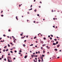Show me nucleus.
Segmentation results:
<instances>
[{"instance_id":"nucleus-1","label":"nucleus","mask_w":62,"mask_h":62,"mask_svg":"<svg viewBox=\"0 0 62 62\" xmlns=\"http://www.w3.org/2000/svg\"><path fill=\"white\" fill-rule=\"evenodd\" d=\"M34 56L35 55H31V58H33V57H34Z\"/></svg>"},{"instance_id":"nucleus-2","label":"nucleus","mask_w":62,"mask_h":62,"mask_svg":"<svg viewBox=\"0 0 62 62\" xmlns=\"http://www.w3.org/2000/svg\"><path fill=\"white\" fill-rule=\"evenodd\" d=\"M27 55H26L24 56V58H27Z\"/></svg>"},{"instance_id":"nucleus-3","label":"nucleus","mask_w":62,"mask_h":62,"mask_svg":"<svg viewBox=\"0 0 62 62\" xmlns=\"http://www.w3.org/2000/svg\"><path fill=\"white\" fill-rule=\"evenodd\" d=\"M40 43H42L43 44V41H40Z\"/></svg>"},{"instance_id":"nucleus-4","label":"nucleus","mask_w":62,"mask_h":62,"mask_svg":"<svg viewBox=\"0 0 62 62\" xmlns=\"http://www.w3.org/2000/svg\"><path fill=\"white\" fill-rule=\"evenodd\" d=\"M60 46V45L59 44L57 46V47H59V46Z\"/></svg>"},{"instance_id":"nucleus-5","label":"nucleus","mask_w":62,"mask_h":62,"mask_svg":"<svg viewBox=\"0 0 62 62\" xmlns=\"http://www.w3.org/2000/svg\"><path fill=\"white\" fill-rule=\"evenodd\" d=\"M8 58H9L10 60H11V57H8Z\"/></svg>"},{"instance_id":"nucleus-6","label":"nucleus","mask_w":62,"mask_h":62,"mask_svg":"<svg viewBox=\"0 0 62 62\" xmlns=\"http://www.w3.org/2000/svg\"><path fill=\"white\" fill-rule=\"evenodd\" d=\"M56 44L54 43H53V45H56Z\"/></svg>"},{"instance_id":"nucleus-7","label":"nucleus","mask_w":62,"mask_h":62,"mask_svg":"<svg viewBox=\"0 0 62 62\" xmlns=\"http://www.w3.org/2000/svg\"><path fill=\"white\" fill-rule=\"evenodd\" d=\"M41 59L42 60H43V57L42 56L41 57Z\"/></svg>"},{"instance_id":"nucleus-8","label":"nucleus","mask_w":62,"mask_h":62,"mask_svg":"<svg viewBox=\"0 0 62 62\" xmlns=\"http://www.w3.org/2000/svg\"><path fill=\"white\" fill-rule=\"evenodd\" d=\"M16 19H17V20H18V18H17V16H16Z\"/></svg>"},{"instance_id":"nucleus-9","label":"nucleus","mask_w":62,"mask_h":62,"mask_svg":"<svg viewBox=\"0 0 62 62\" xmlns=\"http://www.w3.org/2000/svg\"><path fill=\"white\" fill-rule=\"evenodd\" d=\"M54 50H55L56 51H57V49H54Z\"/></svg>"},{"instance_id":"nucleus-10","label":"nucleus","mask_w":62,"mask_h":62,"mask_svg":"<svg viewBox=\"0 0 62 62\" xmlns=\"http://www.w3.org/2000/svg\"><path fill=\"white\" fill-rule=\"evenodd\" d=\"M24 38V37H22L21 38V39H23Z\"/></svg>"},{"instance_id":"nucleus-11","label":"nucleus","mask_w":62,"mask_h":62,"mask_svg":"<svg viewBox=\"0 0 62 62\" xmlns=\"http://www.w3.org/2000/svg\"><path fill=\"white\" fill-rule=\"evenodd\" d=\"M37 38V37H35L34 38V39H36Z\"/></svg>"},{"instance_id":"nucleus-12","label":"nucleus","mask_w":62,"mask_h":62,"mask_svg":"<svg viewBox=\"0 0 62 62\" xmlns=\"http://www.w3.org/2000/svg\"><path fill=\"white\" fill-rule=\"evenodd\" d=\"M3 36V37H6V35H5V34H4Z\"/></svg>"},{"instance_id":"nucleus-13","label":"nucleus","mask_w":62,"mask_h":62,"mask_svg":"<svg viewBox=\"0 0 62 62\" xmlns=\"http://www.w3.org/2000/svg\"><path fill=\"white\" fill-rule=\"evenodd\" d=\"M8 62H10V61H9V59H8Z\"/></svg>"},{"instance_id":"nucleus-14","label":"nucleus","mask_w":62,"mask_h":62,"mask_svg":"<svg viewBox=\"0 0 62 62\" xmlns=\"http://www.w3.org/2000/svg\"><path fill=\"white\" fill-rule=\"evenodd\" d=\"M8 46L9 47H10V45H9V44H8Z\"/></svg>"},{"instance_id":"nucleus-15","label":"nucleus","mask_w":62,"mask_h":62,"mask_svg":"<svg viewBox=\"0 0 62 62\" xmlns=\"http://www.w3.org/2000/svg\"><path fill=\"white\" fill-rule=\"evenodd\" d=\"M8 51V49H7L6 50V52Z\"/></svg>"},{"instance_id":"nucleus-16","label":"nucleus","mask_w":62,"mask_h":62,"mask_svg":"<svg viewBox=\"0 0 62 62\" xmlns=\"http://www.w3.org/2000/svg\"><path fill=\"white\" fill-rule=\"evenodd\" d=\"M45 46V44H43V45H42L43 46Z\"/></svg>"},{"instance_id":"nucleus-17","label":"nucleus","mask_w":62,"mask_h":62,"mask_svg":"<svg viewBox=\"0 0 62 62\" xmlns=\"http://www.w3.org/2000/svg\"><path fill=\"white\" fill-rule=\"evenodd\" d=\"M42 56H43V57H44L45 56V55H42Z\"/></svg>"},{"instance_id":"nucleus-18","label":"nucleus","mask_w":62,"mask_h":62,"mask_svg":"<svg viewBox=\"0 0 62 62\" xmlns=\"http://www.w3.org/2000/svg\"><path fill=\"white\" fill-rule=\"evenodd\" d=\"M10 31H11V30L10 29H9L8 30V31H9V32H10Z\"/></svg>"},{"instance_id":"nucleus-19","label":"nucleus","mask_w":62,"mask_h":62,"mask_svg":"<svg viewBox=\"0 0 62 62\" xmlns=\"http://www.w3.org/2000/svg\"><path fill=\"white\" fill-rule=\"evenodd\" d=\"M58 41H56V44H58Z\"/></svg>"},{"instance_id":"nucleus-20","label":"nucleus","mask_w":62,"mask_h":62,"mask_svg":"<svg viewBox=\"0 0 62 62\" xmlns=\"http://www.w3.org/2000/svg\"><path fill=\"white\" fill-rule=\"evenodd\" d=\"M23 47H25V44H24L23 45Z\"/></svg>"},{"instance_id":"nucleus-21","label":"nucleus","mask_w":62,"mask_h":62,"mask_svg":"<svg viewBox=\"0 0 62 62\" xmlns=\"http://www.w3.org/2000/svg\"><path fill=\"white\" fill-rule=\"evenodd\" d=\"M10 53H11L12 54V53H13V52H12V51H10Z\"/></svg>"},{"instance_id":"nucleus-22","label":"nucleus","mask_w":62,"mask_h":62,"mask_svg":"<svg viewBox=\"0 0 62 62\" xmlns=\"http://www.w3.org/2000/svg\"><path fill=\"white\" fill-rule=\"evenodd\" d=\"M33 46V44H31V45H30V46Z\"/></svg>"},{"instance_id":"nucleus-23","label":"nucleus","mask_w":62,"mask_h":62,"mask_svg":"<svg viewBox=\"0 0 62 62\" xmlns=\"http://www.w3.org/2000/svg\"><path fill=\"white\" fill-rule=\"evenodd\" d=\"M34 11L35 12H36V11H37V10L36 9H35L34 10Z\"/></svg>"},{"instance_id":"nucleus-24","label":"nucleus","mask_w":62,"mask_h":62,"mask_svg":"<svg viewBox=\"0 0 62 62\" xmlns=\"http://www.w3.org/2000/svg\"><path fill=\"white\" fill-rule=\"evenodd\" d=\"M34 56H35V57H37V56H38V55H34Z\"/></svg>"},{"instance_id":"nucleus-25","label":"nucleus","mask_w":62,"mask_h":62,"mask_svg":"<svg viewBox=\"0 0 62 62\" xmlns=\"http://www.w3.org/2000/svg\"><path fill=\"white\" fill-rule=\"evenodd\" d=\"M40 60H39L38 61H39V62H40Z\"/></svg>"},{"instance_id":"nucleus-26","label":"nucleus","mask_w":62,"mask_h":62,"mask_svg":"<svg viewBox=\"0 0 62 62\" xmlns=\"http://www.w3.org/2000/svg\"><path fill=\"white\" fill-rule=\"evenodd\" d=\"M43 39H46V38H43Z\"/></svg>"},{"instance_id":"nucleus-27","label":"nucleus","mask_w":62,"mask_h":62,"mask_svg":"<svg viewBox=\"0 0 62 62\" xmlns=\"http://www.w3.org/2000/svg\"><path fill=\"white\" fill-rule=\"evenodd\" d=\"M50 36H51V37H53V35H50Z\"/></svg>"},{"instance_id":"nucleus-28","label":"nucleus","mask_w":62,"mask_h":62,"mask_svg":"<svg viewBox=\"0 0 62 62\" xmlns=\"http://www.w3.org/2000/svg\"><path fill=\"white\" fill-rule=\"evenodd\" d=\"M1 17H3L4 16V15H1Z\"/></svg>"},{"instance_id":"nucleus-29","label":"nucleus","mask_w":62,"mask_h":62,"mask_svg":"<svg viewBox=\"0 0 62 62\" xmlns=\"http://www.w3.org/2000/svg\"><path fill=\"white\" fill-rule=\"evenodd\" d=\"M54 40H55V41H56V40H57V39H54Z\"/></svg>"},{"instance_id":"nucleus-30","label":"nucleus","mask_w":62,"mask_h":62,"mask_svg":"<svg viewBox=\"0 0 62 62\" xmlns=\"http://www.w3.org/2000/svg\"><path fill=\"white\" fill-rule=\"evenodd\" d=\"M19 54H21V52H19L18 53Z\"/></svg>"},{"instance_id":"nucleus-31","label":"nucleus","mask_w":62,"mask_h":62,"mask_svg":"<svg viewBox=\"0 0 62 62\" xmlns=\"http://www.w3.org/2000/svg\"><path fill=\"white\" fill-rule=\"evenodd\" d=\"M15 52V53H17V51H16V50H15L14 51Z\"/></svg>"},{"instance_id":"nucleus-32","label":"nucleus","mask_w":62,"mask_h":62,"mask_svg":"<svg viewBox=\"0 0 62 62\" xmlns=\"http://www.w3.org/2000/svg\"><path fill=\"white\" fill-rule=\"evenodd\" d=\"M43 53H45V50H43Z\"/></svg>"},{"instance_id":"nucleus-33","label":"nucleus","mask_w":62,"mask_h":62,"mask_svg":"<svg viewBox=\"0 0 62 62\" xmlns=\"http://www.w3.org/2000/svg\"><path fill=\"white\" fill-rule=\"evenodd\" d=\"M4 60L5 61H6V58H4Z\"/></svg>"},{"instance_id":"nucleus-34","label":"nucleus","mask_w":62,"mask_h":62,"mask_svg":"<svg viewBox=\"0 0 62 62\" xmlns=\"http://www.w3.org/2000/svg\"><path fill=\"white\" fill-rule=\"evenodd\" d=\"M35 60H37V58H35Z\"/></svg>"},{"instance_id":"nucleus-35","label":"nucleus","mask_w":62,"mask_h":62,"mask_svg":"<svg viewBox=\"0 0 62 62\" xmlns=\"http://www.w3.org/2000/svg\"><path fill=\"white\" fill-rule=\"evenodd\" d=\"M3 52H5V50L4 49L3 51Z\"/></svg>"},{"instance_id":"nucleus-36","label":"nucleus","mask_w":62,"mask_h":62,"mask_svg":"<svg viewBox=\"0 0 62 62\" xmlns=\"http://www.w3.org/2000/svg\"><path fill=\"white\" fill-rule=\"evenodd\" d=\"M38 54H40V52L38 51Z\"/></svg>"},{"instance_id":"nucleus-37","label":"nucleus","mask_w":62,"mask_h":62,"mask_svg":"<svg viewBox=\"0 0 62 62\" xmlns=\"http://www.w3.org/2000/svg\"><path fill=\"white\" fill-rule=\"evenodd\" d=\"M50 39H52V37L50 38Z\"/></svg>"},{"instance_id":"nucleus-38","label":"nucleus","mask_w":62,"mask_h":62,"mask_svg":"<svg viewBox=\"0 0 62 62\" xmlns=\"http://www.w3.org/2000/svg\"><path fill=\"white\" fill-rule=\"evenodd\" d=\"M33 54H35V53H34Z\"/></svg>"},{"instance_id":"nucleus-39","label":"nucleus","mask_w":62,"mask_h":62,"mask_svg":"<svg viewBox=\"0 0 62 62\" xmlns=\"http://www.w3.org/2000/svg\"><path fill=\"white\" fill-rule=\"evenodd\" d=\"M6 47H7V46H5L4 47V48H6Z\"/></svg>"},{"instance_id":"nucleus-40","label":"nucleus","mask_w":62,"mask_h":62,"mask_svg":"<svg viewBox=\"0 0 62 62\" xmlns=\"http://www.w3.org/2000/svg\"><path fill=\"white\" fill-rule=\"evenodd\" d=\"M8 55H10V54L9 53L8 54Z\"/></svg>"},{"instance_id":"nucleus-41","label":"nucleus","mask_w":62,"mask_h":62,"mask_svg":"<svg viewBox=\"0 0 62 62\" xmlns=\"http://www.w3.org/2000/svg\"><path fill=\"white\" fill-rule=\"evenodd\" d=\"M32 5H31V6H30V8H32Z\"/></svg>"},{"instance_id":"nucleus-42","label":"nucleus","mask_w":62,"mask_h":62,"mask_svg":"<svg viewBox=\"0 0 62 62\" xmlns=\"http://www.w3.org/2000/svg\"><path fill=\"white\" fill-rule=\"evenodd\" d=\"M53 20H55V18H54L53 19Z\"/></svg>"},{"instance_id":"nucleus-43","label":"nucleus","mask_w":62,"mask_h":62,"mask_svg":"<svg viewBox=\"0 0 62 62\" xmlns=\"http://www.w3.org/2000/svg\"><path fill=\"white\" fill-rule=\"evenodd\" d=\"M14 42H15V43L16 42V41L15 40H14Z\"/></svg>"},{"instance_id":"nucleus-44","label":"nucleus","mask_w":62,"mask_h":62,"mask_svg":"<svg viewBox=\"0 0 62 62\" xmlns=\"http://www.w3.org/2000/svg\"><path fill=\"white\" fill-rule=\"evenodd\" d=\"M33 61H34V62H35V60L34 59L33 60Z\"/></svg>"},{"instance_id":"nucleus-45","label":"nucleus","mask_w":62,"mask_h":62,"mask_svg":"<svg viewBox=\"0 0 62 62\" xmlns=\"http://www.w3.org/2000/svg\"><path fill=\"white\" fill-rule=\"evenodd\" d=\"M37 15V16H39V14H38Z\"/></svg>"},{"instance_id":"nucleus-46","label":"nucleus","mask_w":62,"mask_h":62,"mask_svg":"<svg viewBox=\"0 0 62 62\" xmlns=\"http://www.w3.org/2000/svg\"><path fill=\"white\" fill-rule=\"evenodd\" d=\"M28 35L27 36H26V38H28Z\"/></svg>"},{"instance_id":"nucleus-47","label":"nucleus","mask_w":62,"mask_h":62,"mask_svg":"<svg viewBox=\"0 0 62 62\" xmlns=\"http://www.w3.org/2000/svg\"><path fill=\"white\" fill-rule=\"evenodd\" d=\"M3 12V11H2L1 12V13H2V12Z\"/></svg>"},{"instance_id":"nucleus-48","label":"nucleus","mask_w":62,"mask_h":62,"mask_svg":"<svg viewBox=\"0 0 62 62\" xmlns=\"http://www.w3.org/2000/svg\"><path fill=\"white\" fill-rule=\"evenodd\" d=\"M46 48H48V46H46Z\"/></svg>"},{"instance_id":"nucleus-49","label":"nucleus","mask_w":62,"mask_h":62,"mask_svg":"<svg viewBox=\"0 0 62 62\" xmlns=\"http://www.w3.org/2000/svg\"><path fill=\"white\" fill-rule=\"evenodd\" d=\"M21 36H23V35L22 34H20Z\"/></svg>"},{"instance_id":"nucleus-50","label":"nucleus","mask_w":62,"mask_h":62,"mask_svg":"<svg viewBox=\"0 0 62 62\" xmlns=\"http://www.w3.org/2000/svg\"><path fill=\"white\" fill-rule=\"evenodd\" d=\"M48 38H50V36L49 35L48 36Z\"/></svg>"},{"instance_id":"nucleus-51","label":"nucleus","mask_w":62,"mask_h":62,"mask_svg":"<svg viewBox=\"0 0 62 62\" xmlns=\"http://www.w3.org/2000/svg\"><path fill=\"white\" fill-rule=\"evenodd\" d=\"M33 23H35V21H33Z\"/></svg>"},{"instance_id":"nucleus-52","label":"nucleus","mask_w":62,"mask_h":62,"mask_svg":"<svg viewBox=\"0 0 62 62\" xmlns=\"http://www.w3.org/2000/svg\"><path fill=\"white\" fill-rule=\"evenodd\" d=\"M15 48H15V47H14L12 49H15Z\"/></svg>"},{"instance_id":"nucleus-53","label":"nucleus","mask_w":62,"mask_h":62,"mask_svg":"<svg viewBox=\"0 0 62 62\" xmlns=\"http://www.w3.org/2000/svg\"><path fill=\"white\" fill-rule=\"evenodd\" d=\"M19 51L20 52H22V51L21 50H20Z\"/></svg>"},{"instance_id":"nucleus-54","label":"nucleus","mask_w":62,"mask_h":62,"mask_svg":"<svg viewBox=\"0 0 62 62\" xmlns=\"http://www.w3.org/2000/svg\"><path fill=\"white\" fill-rule=\"evenodd\" d=\"M7 38H9V36H8L7 37Z\"/></svg>"},{"instance_id":"nucleus-55","label":"nucleus","mask_w":62,"mask_h":62,"mask_svg":"<svg viewBox=\"0 0 62 62\" xmlns=\"http://www.w3.org/2000/svg\"><path fill=\"white\" fill-rule=\"evenodd\" d=\"M40 3H41V4L42 3V2H41V1H40Z\"/></svg>"},{"instance_id":"nucleus-56","label":"nucleus","mask_w":62,"mask_h":62,"mask_svg":"<svg viewBox=\"0 0 62 62\" xmlns=\"http://www.w3.org/2000/svg\"><path fill=\"white\" fill-rule=\"evenodd\" d=\"M2 39V38H0V40H1V39Z\"/></svg>"},{"instance_id":"nucleus-57","label":"nucleus","mask_w":62,"mask_h":62,"mask_svg":"<svg viewBox=\"0 0 62 62\" xmlns=\"http://www.w3.org/2000/svg\"><path fill=\"white\" fill-rule=\"evenodd\" d=\"M41 7H40V6H39V8H40Z\"/></svg>"},{"instance_id":"nucleus-58","label":"nucleus","mask_w":62,"mask_h":62,"mask_svg":"<svg viewBox=\"0 0 62 62\" xmlns=\"http://www.w3.org/2000/svg\"><path fill=\"white\" fill-rule=\"evenodd\" d=\"M21 5H19V7H21Z\"/></svg>"},{"instance_id":"nucleus-59","label":"nucleus","mask_w":62,"mask_h":62,"mask_svg":"<svg viewBox=\"0 0 62 62\" xmlns=\"http://www.w3.org/2000/svg\"><path fill=\"white\" fill-rule=\"evenodd\" d=\"M57 58L58 59V58H59V57H57Z\"/></svg>"},{"instance_id":"nucleus-60","label":"nucleus","mask_w":62,"mask_h":62,"mask_svg":"<svg viewBox=\"0 0 62 62\" xmlns=\"http://www.w3.org/2000/svg\"><path fill=\"white\" fill-rule=\"evenodd\" d=\"M36 54H38V52H36Z\"/></svg>"},{"instance_id":"nucleus-61","label":"nucleus","mask_w":62,"mask_h":62,"mask_svg":"<svg viewBox=\"0 0 62 62\" xmlns=\"http://www.w3.org/2000/svg\"><path fill=\"white\" fill-rule=\"evenodd\" d=\"M52 12H54V11H53V10H52Z\"/></svg>"},{"instance_id":"nucleus-62","label":"nucleus","mask_w":62,"mask_h":62,"mask_svg":"<svg viewBox=\"0 0 62 62\" xmlns=\"http://www.w3.org/2000/svg\"><path fill=\"white\" fill-rule=\"evenodd\" d=\"M47 54H49V52H47Z\"/></svg>"},{"instance_id":"nucleus-63","label":"nucleus","mask_w":62,"mask_h":62,"mask_svg":"<svg viewBox=\"0 0 62 62\" xmlns=\"http://www.w3.org/2000/svg\"><path fill=\"white\" fill-rule=\"evenodd\" d=\"M30 10H32V8H31V9H30Z\"/></svg>"},{"instance_id":"nucleus-64","label":"nucleus","mask_w":62,"mask_h":62,"mask_svg":"<svg viewBox=\"0 0 62 62\" xmlns=\"http://www.w3.org/2000/svg\"><path fill=\"white\" fill-rule=\"evenodd\" d=\"M28 14H29V12H28Z\"/></svg>"}]
</instances>
